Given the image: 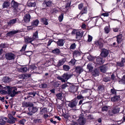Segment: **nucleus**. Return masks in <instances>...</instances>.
I'll return each instance as SVG.
<instances>
[{
	"instance_id": "nucleus-32",
	"label": "nucleus",
	"mask_w": 125,
	"mask_h": 125,
	"mask_svg": "<svg viewBox=\"0 0 125 125\" xmlns=\"http://www.w3.org/2000/svg\"><path fill=\"white\" fill-rule=\"evenodd\" d=\"M119 111V109L118 107L114 108L112 111V112L114 114L118 113Z\"/></svg>"
},
{
	"instance_id": "nucleus-52",
	"label": "nucleus",
	"mask_w": 125,
	"mask_h": 125,
	"mask_svg": "<svg viewBox=\"0 0 125 125\" xmlns=\"http://www.w3.org/2000/svg\"><path fill=\"white\" fill-rule=\"evenodd\" d=\"M88 41L89 42H91L92 41V36L90 35H88Z\"/></svg>"
},
{
	"instance_id": "nucleus-63",
	"label": "nucleus",
	"mask_w": 125,
	"mask_h": 125,
	"mask_svg": "<svg viewBox=\"0 0 125 125\" xmlns=\"http://www.w3.org/2000/svg\"><path fill=\"white\" fill-rule=\"evenodd\" d=\"M87 119L91 120L93 119V117L91 115H90L87 116Z\"/></svg>"
},
{
	"instance_id": "nucleus-1",
	"label": "nucleus",
	"mask_w": 125,
	"mask_h": 125,
	"mask_svg": "<svg viewBox=\"0 0 125 125\" xmlns=\"http://www.w3.org/2000/svg\"><path fill=\"white\" fill-rule=\"evenodd\" d=\"M73 74H69L68 73L63 74L61 77L58 76L57 77V79L60 80L62 82H65L66 81H67L73 76Z\"/></svg>"
},
{
	"instance_id": "nucleus-36",
	"label": "nucleus",
	"mask_w": 125,
	"mask_h": 125,
	"mask_svg": "<svg viewBox=\"0 0 125 125\" xmlns=\"http://www.w3.org/2000/svg\"><path fill=\"white\" fill-rule=\"evenodd\" d=\"M16 120L12 119L9 120L8 119L7 121V122L9 124H12L15 123V121H16Z\"/></svg>"
},
{
	"instance_id": "nucleus-45",
	"label": "nucleus",
	"mask_w": 125,
	"mask_h": 125,
	"mask_svg": "<svg viewBox=\"0 0 125 125\" xmlns=\"http://www.w3.org/2000/svg\"><path fill=\"white\" fill-rule=\"evenodd\" d=\"M56 96L57 98L59 99H61L62 98V94L61 93H59L57 94Z\"/></svg>"
},
{
	"instance_id": "nucleus-59",
	"label": "nucleus",
	"mask_w": 125,
	"mask_h": 125,
	"mask_svg": "<svg viewBox=\"0 0 125 125\" xmlns=\"http://www.w3.org/2000/svg\"><path fill=\"white\" fill-rule=\"evenodd\" d=\"M113 29L114 32H118L119 28H113Z\"/></svg>"
},
{
	"instance_id": "nucleus-43",
	"label": "nucleus",
	"mask_w": 125,
	"mask_h": 125,
	"mask_svg": "<svg viewBox=\"0 0 125 125\" xmlns=\"http://www.w3.org/2000/svg\"><path fill=\"white\" fill-rule=\"evenodd\" d=\"M63 14L62 13L59 17V20L60 21H62L63 18Z\"/></svg>"
},
{
	"instance_id": "nucleus-21",
	"label": "nucleus",
	"mask_w": 125,
	"mask_h": 125,
	"mask_svg": "<svg viewBox=\"0 0 125 125\" xmlns=\"http://www.w3.org/2000/svg\"><path fill=\"white\" fill-rule=\"evenodd\" d=\"M120 98V97L119 96H115L111 98L112 101L113 102H116L118 101Z\"/></svg>"
},
{
	"instance_id": "nucleus-17",
	"label": "nucleus",
	"mask_w": 125,
	"mask_h": 125,
	"mask_svg": "<svg viewBox=\"0 0 125 125\" xmlns=\"http://www.w3.org/2000/svg\"><path fill=\"white\" fill-rule=\"evenodd\" d=\"M19 32L18 30L11 31L7 33V34L8 36H11L13 34L18 33Z\"/></svg>"
},
{
	"instance_id": "nucleus-30",
	"label": "nucleus",
	"mask_w": 125,
	"mask_h": 125,
	"mask_svg": "<svg viewBox=\"0 0 125 125\" xmlns=\"http://www.w3.org/2000/svg\"><path fill=\"white\" fill-rule=\"evenodd\" d=\"M60 52V51L58 48L52 50V52L55 54H59Z\"/></svg>"
},
{
	"instance_id": "nucleus-23",
	"label": "nucleus",
	"mask_w": 125,
	"mask_h": 125,
	"mask_svg": "<svg viewBox=\"0 0 125 125\" xmlns=\"http://www.w3.org/2000/svg\"><path fill=\"white\" fill-rule=\"evenodd\" d=\"M63 40H59L57 42V43L58 46H62L63 45Z\"/></svg>"
},
{
	"instance_id": "nucleus-3",
	"label": "nucleus",
	"mask_w": 125,
	"mask_h": 125,
	"mask_svg": "<svg viewBox=\"0 0 125 125\" xmlns=\"http://www.w3.org/2000/svg\"><path fill=\"white\" fill-rule=\"evenodd\" d=\"M78 101L76 99H74L69 102L68 104V106L72 108L73 110H77L76 106L78 104Z\"/></svg>"
},
{
	"instance_id": "nucleus-14",
	"label": "nucleus",
	"mask_w": 125,
	"mask_h": 125,
	"mask_svg": "<svg viewBox=\"0 0 125 125\" xmlns=\"http://www.w3.org/2000/svg\"><path fill=\"white\" fill-rule=\"evenodd\" d=\"M31 16L29 14H26L24 16L23 18L24 21L26 22H28L30 21Z\"/></svg>"
},
{
	"instance_id": "nucleus-39",
	"label": "nucleus",
	"mask_w": 125,
	"mask_h": 125,
	"mask_svg": "<svg viewBox=\"0 0 125 125\" xmlns=\"http://www.w3.org/2000/svg\"><path fill=\"white\" fill-rule=\"evenodd\" d=\"M110 93L111 94L115 95L116 94V90L114 88L111 89L110 90Z\"/></svg>"
},
{
	"instance_id": "nucleus-50",
	"label": "nucleus",
	"mask_w": 125,
	"mask_h": 125,
	"mask_svg": "<svg viewBox=\"0 0 125 125\" xmlns=\"http://www.w3.org/2000/svg\"><path fill=\"white\" fill-rule=\"evenodd\" d=\"M27 46V45L25 44L22 47V49L20 50V51L22 52L24 51L25 50Z\"/></svg>"
},
{
	"instance_id": "nucleus-35",
	"label": "nucleus",
	"mask_w": 125,
	"mask_h": 125,
	"mask_svg": "<svg viewBox=\"0 0 125 125\" xmlns=\"http://www.w3.org/2000/svg\"><path fill=\"white\" fill-rule=\"evenodd\" d=\"M110 78L109 77H106L103 78V80L105 82H107L110 81Z\"/></svg>"
},
{
	"instance_id": "nucleus-55",
	"label": "nucleus",
	"mask_w": 125,
	"mask_h": 125,
	"mask_svg": "<svg viewBox=\"0 0 125 125\" xmlns=\"http://www.w3.org/2000/svg\"><path fill=\"white\" fill-rule=\"evenodd\" d=\"M108 109V108L107 106H105L103 107L102 108V111H107Z\"/></svg>"
},
{
	"instance_id": "nucleus-29",
	"label": "nucleus",
	"mask_w": 125,
	"mask_h": 125,
	"mask_svg": "<svg viewBox=\"0 0 125 125\" xmlns=\"http://www.w3.org/2000/svg\"><path fill=\"white\" fill-rule=\"evenodd\" d=\"M3 81L6 83H8L10 82L11 79L10 78L8 77H4L3 79Z\"/></svg>"
},
{
	"instance_id": "nucleus-16",
	"label": "nucleus",
	"mask_w": 125,
	"mask_h": 125,
	"mask_svg": "<svg viewBox=\"0 0 125 125\" xmlns=\"http://www.w3.org/2000/svg\"><path fill=\"white\" fill-rule=\"evenodd\" d=\"M100 69L101 72L105 73L107 70V67L105 65L102 66L100 67Z\"/></svg>"
},
{
	"instance_id": "nucleus-5",
	"label": "nucleus",
	"mask_w": 125,
	"mask_h": 125,
	"mask_svg": "<svg viewBox=\"0 0 125 125\" xmlns=\"http://www.w3.org/2000/svg\"><path fill=\"white\" fill-rule=\"evenodd\" d=\"M17 19H12L10 20L9 21L7 22V25H5L4 26V29H8L9 27H10L13 24L15 23L17 21Z\"/></svg>"
},
{
	"instance_id": "nucleus-44",
	"label": "nucleus",
	"mask_w": 125,
	"mask_h": 125,
	"mask_svg": "<svg viewBox=\"0 0 125 125\" xmlns=\"http://www.w3.org/2000/svg\"><path fill=\"white\" fill-rule=\"evenodd\" d=\"M117 65L118 66L121 67H123L124 66V63L121 62H117Z\"/></svg>"
},
{
	"instance_id": "nucleus-4",
	"label": "nucleus",
	"mask_w": 125,
	"mask_h": 125,
	"mask_svg": "<svg viewBox=\"0 0 125 125\" xmlns=\"http://www.w3.org/2000/svg\"><path fill=\"white\" fill-rule=\"evenodd\" d=\"M8 88L7 91L8 93L10 94V96L11 97H13L16 94H17L19 93H20V91H15V90H12L11 88H10L9 86H7Z\"/></svg>"
},
{
	"instance_id": "nucleus-41",
	"label": "nucleus",
	"mask_w": 125,
	"mask_h": 125,
	"mask_svg": "<svg viewBox=\"0 0 125 125\" xmlns=\"http://www.w3.org/2000/svg\"><path fill=\"white\" fill-rule=\"evenodd\" d=\"M76 62V60L74 59H72L71 61L69 62V63H70L72 65H74Z\"/></svg>"
},
{
	"instance_id": "nucleus-42",
	"label": "nucleus",
	"mask_w": 125,
	"mask_h": 125,
	"mask_svg": "<svg viewBox=\"0 0 125 125\" xmlns=\"http://www.w3.org/2000/svg\"><path fill=\"white\" fill-rule=\"evenodd\" d=\"M76 46V44L74 43L71 45L70 48L71 49H74L75 48Z\"/></svg>"
},
{
	"instance_id": "nucleus-64",
	"label": "nucleus",
	"mask_w": 125,
	"mask_h": 125,
	"mask_svg": "<svg viewBox=\"0 0 125 125\" xmlns=\"http://www.w3.org/2000/svg\"><path fill=\"white\" fill-rule=\"evenodd\" d=\"M40 119H38L34 120V122L36 123H39V121H40Z\"/></svg>"
},
{
	"instance_id": "nucleus-57",
	"label": "nucleus",
	"mask_w": 125,
	"mask_h": 125,
	"mask_svg": "<svg viewBox=\"0 0 125 125\" xmlns=\"http://www.w3.org/2000/svg\"><path fill=\"white\" fill-rule=\"evenodd\" d=\"M63 116L65 118L67 119L69 118L70 116L67 114H65L63 115Z\"/></svg>"
},
{
	"instance_id": "nucleus-18",
	"label": "nucleus",
	"mask_w": 125,
	"mask_h": 125,
	"mask_svg": "<svg viewBox=\"0 0 125 125\" xmlns=\"http://www.w3.org/2000/svg\"><path fill=\"white\" fill-rule=\"evenodd\" d=\"M122 34H120L117 35L116 36L117 41L118 43H120L122 41Z\"/></svg>"
},
{
	"instance_id": "nucleus-6",
	"label": "nucleus",
	"mask_w": 125,
	"mask_h": 125,
	"mask_svg": "<svg viewBox=\"0 0 125 125\" xmlns=\"http://www.w3.org/2000/svg\"><path fill=\"white\" fill-rule=\"evenodd\" d=\"M15 56V55L14 54L11 53H7L5 55L6 59L9 60L14 59Z\"/></svg>"
},
{
	"instance_id": "nucleus-38",
	"label": "nucleus",
	"mask_w": 125,
	"mask_h": 125,
	"mask_svg": "<svg viewBox=\"0 0 125 125\" xmlns=\"http://www.w3.org/2000/svg\"><path fill=\"white\" fill-rule=\"evenodd\" d=\"M60 84L59 82L56 81L54 82L53 85L55 87H57L59 86Z\"/></svg>"
},
{
	"instance_id": "nucleus-25",
	"label": "nucleus",
	"mask_w": 125,
	"mask_h": 125,
	"mask_svg": "<svg viewBox=\"0 0 125 125\" xmlns=\"http://www.w3.org/2000/svg\"><path fill=\"white\" fill-rule=\"evenodd\" d=\"M10 4V2L7 1H6L4 2L3 3L2 6L3 8H7L9 7Z\"/></svg>"
},
{
	"instance_id": "nucleus-56",
	"label": "nucleus",
	"mask_w": 125,
	"mask_h": 125,
	"mask_svg": "<svg viewBox=\"0 0 125 125\" xmlns=\"http://www.w3.org/2000/svg\"><path fill=\"white\" fill-rule=\"evenodd\" d=\"M68 86L66 84H64L62 85V89H64L66 88V87Z\"/></svg>"
},
{
	"instance_id": "nucleus-54",
	"label": "nucleus",
	"mask_w": 125,
	"mask_h": 125,
	"mask_svg": "<svg viewBox=\"0 0 125 125\" xmlns=\"http://www.w3.org/2000/svg\"><path fill=\"white\" fill-rule=\"evenodd\" d=\"M21 70L22 72H25L27 70V69L26 67H24L21 68Z\"/></svg>"
},
{
	"instance_id": "nucleus-62",
	"label": "nucleus",
	"mask_w": 125,
	"mask_h": 125,
	"mask_svg": "<svg viewBox=\"0 0 125 125\" xmlns=\"http://www.w3.org/2000/svg\"><path fill=\"white\" fill-rule=\"evenodd\" d=\"M52 42L53 41L51 39L49 40L47 44V46H49L51 45Z\"/></svg>"
},
{
	"instance_id": "nucleus-7",
	"label": "nucleus",
	"mask_w": 125,
	"mask_h": 125,
	"mask_svg": "<svg viewBox=\"0 0 125 125\" xmlns=\"http://www.w3.org/2000/svg\"><path fill=\"white\" fill-rule=\"evenodd\" d=\"M83 69L82 67L78 66H76L75 68V72L79 74H80L83 71Z\"/></svg>"
},
{
	"instance_id": "nucleus-53",
	"label": "nucleus",
	"mask_w": 125,
	"mask_h": 125,
	"mask_svg": "<svg viewBox=\"0 0 125 125\" xmlns=\"http://www.w3.org/2000/svg\"><path fill=\"white\" fill-rule=\"evenodd\" d=\"M77 98L78 100H80L82 99H83L84 98V97L81 95H79L77 96Z\"/></svg>"
},
{
	"instance_id": "nucleus-58",
	"label": "nucleus",
	"mask_w": 125,
	"mask_h": 125,
	"mask_svg": "<svg viewBox=\"0 0 125 125\" xmlns=\"http://www.w3.org/2000/svg\"><path fill=\"white\" fill-rule=\"evenodd\" d=\"M78 7L79 9L81 10L83 7V5L82 3L78 5Z\"/></svg>"
},
{
	"instance_id": "nucleus-46",
	"label": "nucleus",
	"mask_w": 125,
	"mask_h": 125,
	"mask_svg": "<svg viewBox=\"0 0 125 125\" xmlns=\"http://www.w3.org/2000/svg\"><path fill=\"white\" fill-rule=\"evenodd\" d=\"M12 11L13 12L14 14V15L16 14L18 12V8H13Z\"/></svg>"
},
{
	"instance_id": "nucleus-51",
	"label": "nucleus",
	"mask_w": 125,
	"mask_h": 125,
	"mask_svg": "<svg viewBox=\"0 0 125 125\" xmlns=\"http://www.w3.org/2000/svg\"><path fill=\"white\" fill-rule=\"evenodd\" d=\"M8 117L9 118L10 120H16V119L14 117L11 115L10 114H9L8 115Z\"/></svg>"
},
{
	"instance_id": "nucleus-22",
	"label": "nucleus",
	"mask_w": 125,
	"mask_h": 125,
	"mask_svg": "<svg viewBox=\"0 0 125 125\" xmlns=\"http://www.w3.org/2000/svg\"><path fill=\"white\" fill-rule=\"evenodd\" d=\"M38 32L37 31H36L35 33L33 34L32 38V41L35 39H38Z\"/></svg>"
},
{
	"instance_id": "nucleus-15",
	"label": "nucleus",
	"mask_w": 125,
	"mask_h": 125,
	"mask_svg": "<svg viewBox=\"0 0 125 125\" xmlns=\"http://www.w3.org/2000/svg\"><path fill=\"white\" fill-rule=\"evenodd\" d=\"M65 62V60L63 59L60 60L57 62L56 67H59L62 66L64 64Z\"/></svg>"
},
{
	"instance_id": "nucleus-48",
	"label": "nucleus",
	"mask_w": 125,
	"mask_h": 125,
	"mask_svg": "<svg viewBox=\"0 0 125 125\" xmlns=\"http://www.w3.org/2000/svg\"><path fill=\"white\" fill-rule=\"evenodd\" d=\"M98 89L100 91H103L104 90V87L102 86H100L98 87Z\"/></svg>"
},
{
	"instance_id": "nucleus-31",
	"label": "nucleus",
	"mask_w": 125,
	"mask_h": 125,
	"mask_svg": "<svg viewBox=\"0 0 125 125\" xmlns=\"http://www.w3.org/2000/svg\"><path fill=\"white\" fill-rule=\"evenodd\" d=\"M25 41L26 42L31 43V39L28 37H26L25 38Z\"/></svg>"
},
{
	"instance_id": "nucleus-12",
	"label": "nucleus",
	"mask_w": 125,
	"mask_h": 125,
	"mask_svg": "<svg viewBox=\"0 0 125 125\" xmlns=\"http://www.w3.org/2000/svg\"><path fill=\"white\" fill-rule=\"evenodd\" d=\"M96 60L95 63L96 64L101 65L103 64L104 62V60L102 58H96Z\"/></svg>"
},
{
	"instance_id": "nucleus-10",
	"label": "nucleus",
	"mask_w": 125,
	"mask_h": 125,
	"mask_svg": "<svg viewBox=\"0 0 125 125\" xmlns=\"http://www.w3.org/2000/svg\"><path fill=\"white\" fill-rule=\"evenodd\" d=\"M104 41L101 39H100L98 41L95 42V44L96 45L99 46L100 49L102 48L103 46V42Z\"/></svg>"
},
{
	"instance_id": "nucleus-20",
	"label": "nucleus",
	"mask_w": 125,
	"mask_h": 125,
	"mask_svg": "<svg viewBox=\"0 0 125 125\" xmlns=\"http://www.w3.org/2000/svg\"><path fill=\"white\" fill-rule=\"evenodd\" d=\"M73 56L74 57H76L80 55L81 53L78 51H74L73 52Z\"/></svg>"
},
{
	"instance_id": "nucleus-24",
	"label": "nucleus",
	"mask_w": 125,
	"mask_h": 125,
	"mask_svg": "<svg viewBox=\"0 0 125 125\" xmlns=\"http://www.w3.org/2000/svg\"><path fill=\"white\" fill-rule=\"evenodd\" d=\"M22 105L23 107H29L31 106V104L30 102H24L22 103Z\"/></svg>"
},
{
	"instance_id": "nucleus-27",
	"label": "nucleus",
	"mask_w": 125,
	"mask_h": 125,
	"mask_svg": "<svg viewBox=\"0 0 125 125\" xmlns=\"http://www.w3.org/2000/svg\"><path fill=\"white\" fill-rule=\"evenodd\" d=\"M33 106V104H32V113H34L37 111L38 109L36 107Z\"/></svg>"
},
{
	"instance_id": "nucleus-19",
	"label": "nucleus",
	"mask_w": 125,
	"mask_h": 125,
	"mask_svg": "<svg viewBox=\"0 0 125 125\" xmlns=\"http://www.w3.org/2000/svg\"><path fill=\"white\" fill-rule=\"evenodd\" d=\"M11 5L13 8H17L18 6V4L14 0H12L11 3Z\"/></svg>"
},
{
	"instance_id": "nucleus-61",
	"label": "nucleus",
	"mask_w": 125,
	"mask_h": 125,
	"mask_svg": "<svg viewBox=\"0 0 125 125\" xmlns=\"http://www.w3.org/2000/svg\"><path fill=\"white\" fill-rule=\"evenodd\" d=\"M41 112H42L45 113L47 112V110L46 108H43L41 110Z\"/></svg>"
},
{
	"instance_id": "nucleus-49",
	"label": "nucleus",
	"mask_w": 125,
	"mask_h": 125,
	"mask_svg": "<svg viewBox=\"0 0 125 125\" xmlns=\"http://www.w3.org/2000/svg\"><path fill=\"white\" fill-rule=\"evenodd\" d=\"M26 121V120L25 119H23L19 121V123L21 124L24 125Z\"/></svg>"
},
{
	"instance_id": "nucleus-8",
	"label": "nucleus",
	"mask_w": 125,
	"mask_h": 125,
	"mask_svg": "<svg viewBox=\"0 0 125 125\" xmlns=\"http://www.w3.org/2000/svg\"><path fill=\"white\" fill-rule=\"evenodd\" d=\"M86 122V119L83 117H80L78 119V122L80 125H84Z\"/></svg>"
},
{
	"instance_id": "nucleus-9",
	"label": "nucleus",
	"mask_w": 125,
	"mask_h": 125,
	"mask_svg": "<svg viewBox=\"0 0 125 125\" xmlns=\"http://www.w3.org/2000/svg\"><path fill=\"white\" fill-rule=\"evenodd\" d=\"M109 53V52L108 50L104 49L102 50L101 55L103 57H105L107 56Z\"/></svg>"
},
{
	"instance_id": "nucleus-40",
	"label": "nucleus",
	"mask_w": 125,
	"mask_h": 125,
	"mask_svg": "<svg viewBox=\"0 0 125 125\" xmlns=\"http://www.w3.org/2000/svg\"><path fill=\"white\" fill-rule=\"evenodd\" d=\"M104 30L106 33H108L110 31L109 28L107 26H106L104 28Z\"/></svg>"
},
{
	"instance_id": "nucleus-34",
	"label": "nucleus",
	"mask_w": 125,
	"mask_h": 125,
	"mask_svg": "<svg viewBox=\"0 0 125 125\" xmlns=\"http://www.w3.org/2000/svg\"><path fill=\"white\" fill-rule=\"evenodd\" d=\"M91 19L92 21L95 24L96 23L97 21L98 20L97 18L96 17H91Z\"/></svg>"
},
{
	"instance_id": "nucleus-60",
	"label": "nucleus",
	"mask_w": 125,
	"mask_h": 125,
	"mask_svg": "<svg viewBox=\"0 0 125 125\" xmlns=\"http://www.w3.org/2000/svg\"><path fill=\"white\" fill-rule=\"evenodd\" d=\"M42 87L43 88H46L47 86V85L46 84H43L41 85Z\"/></svg>"
},
{
	"instance_id": "nucleus-47",
	"label": "nucleus",
	"mask_w": 125,
	"mask_h": 125,
	"mask_svg": "<svg viewBox=\"0 0 125 125\" xmlns=\"http://www.w3.org/2000/svg\"><path fill=\"white\" fill-rule=\"evenodd\" d=\"M121 81L123 84H125V74L123 76Z\"/></svg>"
},
{
	"instance_id": "nucleus-2",
	"label": "nucleus",
	"mask_w": 125,
	"mask_h": 125,
	"mask_svg": "<svg viewBox=\"0 0 125 125\" xmlns=\"http://www.w3.org/2000/svg\"><path fill=\"white\" fill-rule=\"evenodd\" d=\"M87 8L86 7H84L80 11L79 14L80 15V19L83 21H86L87 17L86 15L83 14H86L87 13Z\"/></svg>"
},
{
	"instance_id": "nucleus-33",
	"label": "nucleus",
	"mask_w": 125,
	"mask_h": 125,
	"mask_svg": "<svg viewBox=\"0 0 125 125\" xmlns=\"http://www.w3.org/2000/svg\"><path fill=\"white\" fill-rule=\"evenodd\" d=\"M39 22V21L37 20L33 21V25L34 26H37Z\"/></svg>"
},
{
	"instance_id": "nucleus-26",
	"label": "nucleus",
	"mask_w": 125,
	"mask_h": 125,
	"mask_svg": "<svg viewBox=\"0 0 125 125\" xmlns=\"http://www.w3.org/2000/svg\"><path fill=\"white\" fill-rule=\"evenodd\" d=\"M47 21V20L45 18H42L41 19V21L45 25H47L48 24Z\"/></svg>"
},
{
	"instance_id": "nucleus-37",
	"label": "nucleus",
	"mask_w": 125,
	"mask_h": 125,
	"mask_svg": "<svg viewBox=\"0 0 125 125\" xmlns=\"http://www.w3.org/2000/svg\"><path fill=\"white\" fill-rule=\"evenodd\" d=\"M87 67L88 69H89V71L91 72L93 68L92 65L91 64H89L87 65Z\"/></svg>"
},
{
	"instance_id": "nucleus-11",
	"label": "nucleus",
	"mask_w": 125,
	"mask_h": 125,
	"mask_svg": "<svg viewBox=\"0 0 125 125\" xmlns=\"http://www.w3.org/2000/svg\"><path fill=\"white\" fill-rule=\"evenodd\" d=\"M83 32L82 31H76V38L79 40L83 36Z\"/></svg>"
},
{
	"instance_id": "nucleus-13",
	"label": "nucleus",
	"mask_w": 125,
	"mask_h": 125,
	"mask_svg": "<svg viewBox=\"0 0 125 125\" xmlns=\"http://www.w3.org/2000/svg\"><path fill=\"white\" fill-rule=\"evenodd\" d=\"M52 1L49 0L47 2H44L42 3V5L45 7H50L52 6Z\"/></svg>"
},
{
	"instance_id": "nucleus-28",
	"label": "nucleus",
	"mask_w": 125,
	"mask_h": 125,
	"mask_svg": "<svg viewBox=\"0 0 125 125\" xmlns=\"http://www.w3.org/2000/svg\"><path fill=\"white\" fill-rule=\"evenodd\" d=\"M63 70L65 71H68L70 69L69 66L66 65H63Z\"/></svg>"
}]
</instances>
